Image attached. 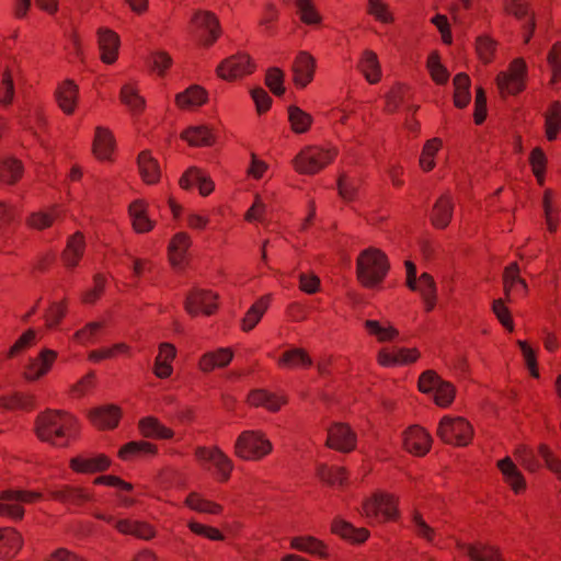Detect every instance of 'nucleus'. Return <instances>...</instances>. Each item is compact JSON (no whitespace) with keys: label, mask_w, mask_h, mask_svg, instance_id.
<instances>
[{"label":"nucleus","mask_w":561,"mask_h":561,"mask_svg":"<svg viewBox=\"0 0 561 561\" xmlns=\"http://www.w3.org/2000/svg\"><path fill=\"white\" fill-rule=\"evenodd\" d=\"M277 366L286 369L309 368L312 366V359L306 350L294 347L282 354Z\"/></svg>","instance_id":"39"},{"label":"nucleus","mask_w":561,"mask_h":561,"mask_svg":"<svg viewBox=\"0 0 561 561\" xmlns=\"http://www.w3.org/2000/svg\"><path fill=\"white\" fill-rule=\"evenodd\" d=\"M365 329L368 334L375 336L378 342H390L399 335V332L396 328L389 324L382 325L377 320H367L365 322Z\"/></svg>","instance_id":"54"},{"label":"nucleus","mask_w":561,"mask_h":561,"mask_svg":"<svg viewBox=\"0 0 561 561\" xmlns=\"http://www.w3.org/2000/svg\"><path fill=\"white\" fill-rule=\"evenodd\" d=\"M138 431L145 438L152 439H171L174 436V431L165 426L156 416H145L138 421Z\"/></svg>","instance_id":"28"},{"label":"nucleus","mask_w":561,"mask_h":561,"mask_svg":"<svg viewBox=\"0 0 561 561\" xmlns=\"http://www.w3.org/2000/svg\"><path fill=\"white\" fill-rule=\"evenodd\" d=\"M496 468L501 472L503 481L515 494L525 492L527 488L526 480L511 457L507 456L503 459H500L496 462Z\"/></svg>","instance_id":"20"},{"label":"nucleus","mask_w":561,"mask_h":561,"mask_svg":"<svg viewBox=\"0 0 561 561\" xmlns=\"http://www.w3.org/2000/svg\"><path fill=\"white\" fill-rule=\"evenodd\" d=\"M60 217V210L58 207H51L46 210H39L32 213L27 219L26 225L30 228L36 230H44L54 225V222Z\"/></svg>","instance_id":"48"},{"label":"nucleus","mask_w":561,"mask_h":561,"mask_svg":"<svg viewBox=\"0 0 561 561\" xmlns=\"http://www.w3.org/2000/svg\"><path fill=\"white\" fill-rule=\"evenodd\" d=\"M48 499L66 505L81 506L92 500V494L84 488L61 485L47 491Z\"/></svg>","instance_id":"16"},{"label":"nucleus","mask_w":561,"mask_h":561,"mask_svg":"<svg viewBox=\"0 0 561 561\" xmlns=\"http://www.w3.org/2000/svg\"><path fill=\"white\" fill-rule=\"evenodd\" d=\"M184 504L197 513L220 515L224 512V506L219 503L205 499L198 492H191L187 494Z\"/></svg>","instance_id":"42"},{"label":"nucleus","mask_w":561,"mask_h":561,"mask_svg":"<svg viewBox=\"0 0 561 561\" xmlns=\"http://www.w3.org/2000/svg\"><path fill=\"white\" fill-rule=\"evenodd\" d=\"M88 416L93 426L100 430H113L119 423L122 411L117 405L107 404L92 409Z\"/></svg>","instance_id":"21"},{"label":"nucleus","mask_w":561,"mask_h":561,"mask_svg":"<svg viewBox=\"0 0 561 561\" xmlns=\"http://www.w3.org/2000/svg\"><path fill=\"white\" fill-rule=\"evenodd\" d=\"M25 510L23 505L15 502V500L0 499V517L8 518L12 522H20L23 519Z\"/></svg>","instance_id":"63"},{"label":"nucleus","mask_w":561,"mask_h":561,"mask_svg":"<svg viewBox=\"0 0 561 561\" xmlns=\"http://www.w3.org/2000/svg\"><path fill=\"white\" fill-rule=\"evenodd\" d=\"M390 262L387 254L375 247L359 252L356 259V276L359 284L368 289L379 286L388 275Z\"/></svg>","instance_id":"2"},{"label":"nucleus","mask_w":561,"mask_h":561,"mask_svg":"<svg viewBox=\"0 0 561 561\" xmlns=\"http://www.w3.org/2000/svg\"><path fill=\"white\" fill-rule=\"evenodd\" d=\"M218 309V295L209 289L196 288L190 291L185 300V310L193 317L211 316Z\"/></svg>","instance_id":"9"},{"label":"nucleus","mask_w":561,"mask_h":561,"mask_svg":"<svg viewBox=\"0 0 561 561\" xmlns=\"http://www.w3.org/2000/svg\"><path fill=\"white\" fill-rule=\"evenodd\" d=\"M527 66L523 58L514 59L506 71H501L496 77V84L501 95H515L522 92L526 85Z\"/></svg>","instance_id":"8"},{"label":"nucleus","mask_w":561,"mask_h":561,"mask_svg":"<svg viewBox=\"0 0 561 561\" xmlns=\"http://www.w3.org/2000/svg\"><path fill=\"white\" fill-rule=\"evenodd\" d=\"M288 121L294 133L305 134L311 127L313 118L300 107L290 105L288 107Z\"/></svg>","instance_id":"53"},{"label":"nucleus","mask_w":561,"mask_h":561,"mask_svg":"<svg viewBox=\"0 0 561 561\" xmlns=\"http://www.w3.org/2000/svg\"><path fill=\"white\" fill-rule=\"evenodd\" d=\"M182 138L194 147H208L215 142V135L207 126H192L182 133Z\"/></svg>","instance_id":"44"},{"label":"nucleus","mask_w":561,"mask_h":561,"mask_svg":"<svg viewBox=\"0 0 561 561\" xmlns=\"http://www.w3.org/2000/svg\"><path fill=\"white\" fill-rule=\"evenodd\" d=\"M23 543V537L15 528H0V559L14 558L22 549Z\"/></svg>","instance_id":"26"},{"label":"nucleus","mask_w":561,"mask_h":561,"mask_svg":"<svg viewBox=\"0 0 561 561\" xmlns=\"http://www.w3.org/2000/svg\"><path fill=\"white\" fill-rule=\"evenodd\" d=\"M461 549L471 561H504L500 549L483 542L463 543Z\"/></svg>","instance_id":"35"},{"label":"nucleus","mask_w":561,"mask_h":561,"mask_svg":"<svg viewBox=\"0 0 561 561\" xmlns=\"http://www.w3.org/2000/svg\"><path fill=\"white\" fill-rule=\"evenodd\" d=\"M503 287L507 301L527 296L528 286L526 280L520 277V270L516 262L511 263L504 268Z\"/></svg>","instance_id":"14"},{"label":"nucleus","mask_w":561,"mask_h":561,"mask_svg":"<svg viewBox=\"0 0 561 561\" xmlns=\"http://www.w3.org/2000/svg\"><path fill=\"white\" fill-rule=\"evenodd\" d=\"M103 322H89L73 334V341L81 345L94 343L102 331Z\"/></svg>","instance_id":"58"},{"label":"nucleus","mask_w":561,"mask_h":561,"mask_svg":"<svg viewBox=\"0 0 561 561\" xmlns=\"http://www.w3.org/2000/svg\"><path fill=\"white\" fill-rule=\"evenodd\" d=\"M115 529L122 535L133 536L146 541L153 539L157 535L153 525L133 518H121L118 522H115Z\"/></svg>","instance_id":"19"},{"label":"nucleus","mask_w":561,"mask_h":561,"mask_svg":"<svg viewBox=\"0 0 561 561\" xmlns=\"http://www.w3.org/2000/svg\"><path fill=\"white\" fill-rule=\"evenodd\" d=\"M0 499L2 500H15L19 504H33L43 499V494L36 491L27 490H2L0 491Z\"/></svg>","instance_id":"55"},{"label":"nucleus","mask_w":561,"mask_h":561,"mask_svg":"<svg viewBox=\"0 0 561 561\" xmlns=\"http://www.w3.org/2000/svg\"><path fill=\"white\" fill-rule=\"evenodd\" d=\"M297 13L305 24H318L321 16L311 0H297Z\"/></svg>","instance_id":"60"},{"label":"nucleus","mask_w":561,"mask_h":561,"mask_svg":"<svg viewBox=\"0 0 561 561\" xmlns=\"http://www.w3.org/2000/svg\"><path fill=\"white\" fill-rule=\"evenodd\" d=\"M158 454V446L148 440H131L124 444L118 450V457L123 461L135 458L154 457Z\"/></svg>","instance_id":"30"},{"label":"nucleus","mask_w":561,"mask_h":561,"mask_svg":"<svg viewBox=\"0 0 561 561\" xmlns=\"http://www.w3.org/2000/svg\"><path fill=\"white\" fill-rule=\"evenodd\" d=\"M78 87L72 80L62 81L56 90V101L61 111L70 115L75 112L78 100Z\"/></svg>","instance_id":"36"},{"label":"nucleus","mask_w":561,"mask_h":561,"mask_svg":"<svg viewBox=\"0 0 561 561\" xmlns=\"http://www.w3.org/2000/svg\"><path fill=\"white\" fill-rule=\"evenodd\" d=\"M454 83V104L458 108L466 107L471 100L470 85L471 81L468 75L457 73L453 80Z\"/></svg>","instance_id":"46"},{"label":"nucleus","mask_w":561,"mask_h":561,"mask_svg":"<svg viewBox=\"0 0 561 561\" xmlns=\"http://www.w3.org/2000/svg\"><path fill=\"white\" fill-rule=\"evenodd\" d=\"M357 436L345 423H335L328 430L327 446L341 451L350 453L356 448Z\"/></svg>","instance_id":"13"},{"label":"nucleus","mask_w":561,"mask_h":561,"mask_svg":"<svg viewBox=\"0 0 561 561\" xmlns=\"http://www.w3.org/2000/svg\"><path fill=\"white\" fill-rule=\"evenodd\" d=\"M67 313V304L66 301L53 302L45 312V324L47 328L51 329L57 327Z\"/></svg>","instance_id":"64"},{"label":"nucleus","mask_w":561,"mask_h":561,"mask_svg":"<svg viewBox=\"0 0 561 561\" xmlns=\"http://www.w3.org/2000/svg\"><path fill=\"white\" fill-rule=\"evenodd\" d=\"M514 457L519 462V465L529 472H536L540 469V457L538 451L536 453L533 448L520 445L517 446L514 450Z\"/></svg>","instance_id":"52"},{"label":"nucleus","mask_w":561,"mask_h":561,"mask_svg":"<svg viewBox=\"0 0 561 561\" xmlns=\"http://www.w3.org/2000/svg\"><path fill=\"white\" fill-rule=\"evenodd\" d=\"M542 207L547 229L554 233L559 227V209L556 205V194L552 190H546L542 197Z\"/></svg>","instance_id":"49"},{"label":"nucleus","mask_w":561,"mask_h":561,"mask_svg":"<svg viewBox=\"0 0 561 561\" xmlns=\"http://www.w3.org/2000/svg\"><path fill=\"white\" fill-rule=\"evenodd\" d=\"M546 137L552 141L557 139L561 130V103L554 101L550 104L545 115Z\"/></svg>","instance_id":"50"},{"label":"nucleus","mask_w":561,"mask_h":561,"mask_svg":"<svg viewBox=\"0 0 561 561\" xmlns=\"http://www.w3.org/2000/svg\"><path fill=\"white\" fill-rule=\"evenodd\" d=\"M316 474L321 482L330 486H342L348 480V472L344 467L320 463L317 466Z\"/></svg>","instance_id":"40"},{"label":"nucleus","mask_w":561,"mask_h":561,"mask_svg":"<svg viewBox=\"0 0 561 561\" xmlns=\"http://www.w3.org/2000/svg\"><path fill=\"white\" fill-rule=\"evenodd\" d=\"M436 434L446 444L465 447L471 443L474 431L465 417L444 416L438 424Z\"/></svg>","instance_id":"6"},{"label":"nucleus","mask_w":561,"mask_h":561,"mask_svg":"<svg viewBox=\"0 0 561 561\" xmlns=\"http://www.w3.org/2000/svg\"><path fill=\"white\" fill-rule=\"evenodd\" d=\"M421 295L424 304V310L431 312L434 310L437 302V286L434 277L424 272L416 280V290Z\"/></svg>","instance_id":"38"},{"label":"nucleus","mask_w":561,"mask_h":561,"mask_svg":"<svg viewBox=\"0 0 561 561\" xmlns=\"http://www.w3.org/2000/svg\"><path fill=\"white\" fill-rule=\"evenodd\" d=\"M111 466V459L105 454L94 456L78 455L69 460V468L81 474L103 472Z\"/></svg>","instance_id":"15"},{"label":"nucleus","mask_w":561,"mask_h":561,"mask_svg":"<svg viewBox=\"0 0 561 561\" xmlns=\"http://www.w3.org/2000/svg\"><path fill=\"white\" fill-rule=\"evenodd\" d=\"M440 147L442 140L438 138H433L426 141L420 157V165L423 172L432 171L434 168V157Z\"/></svg>","instance_id":"57"},{"label":"nucleus","mask_w":561,"mask_h":561,"mask_svg":"<svg viewBox=\"0 0 561 561\" xmlns=\"http://www.w3.org/2000/svg\"><path fill=\"white\" fill-rule=\"evenodd\" d=\"M206 100L207 92L199 85H192L175 96V103L182 110H192L201 106Z\"/></svg>","instance_id":"43"},{"label":"nucleus","mask_w":561,"mask_h":561,"mask_svg":"<svg viewBox=\"0 0 561 561\" xmlns=\"http://www.w3.org/2000/svg\"><path fill=\"white\" fill-rule=\"evenodd\" d=\"M289 546L294 550L319 559H327L329 557L328 545L323 540L311 535L295 536L290 539Z\"/></svg>","instance_id":"22"},{"label":"nucleus","mask_w":561,"mask_h":561,"mask_svg":"<svg viewBox=\"0 0 561 561\" xmlns=\"http://www.w3.org/2000/svg\"><path fill=\"white\" fill-rule=\"evenodd\" d=\"M248 403L254 408H264L268 412H278L285 404L287 398L283 393L271 392L266 389H254L249 392Z\"/></svg>","instance_id":"18"},{"label":"nucleus","mask_w":561,"mask_h":561,"mask_svg":"<svg viewBox=\"0 0 561 561\" xmlns=\"http://www.w3.org/2000/svg\"><path fill=\"white\" fill-rule=\"evenodd\" d=\"M367 12L377 21L385 24L393 22L394 19L388 3H386L383 0H367Z\"/></svg>","instance_id":"61"},{"label":"nucleus","mask_w":561,"mask_h":561,"mask_svg":"<svg viewBox=\"0 0 561 561\" xmlns=\"http://www.w3.org/2000/svg\"><path fill=\"white\" fill-rule=\"evenodd\" d=\"M0 408L5 410L32 411L36 408V400L33 394L15 392L0 397Z\"/></svg>","instance_id":"45"},{"label":"nucleus","mask_w":561,"mask_h":561,"mask_svg":"<svg viewBox=\"0 0 561 561\" xmlns=\"http://www.w3.org/2000/svg\"><path fill=\"white\" fill-rule=\"evenodd\" d=\"M176 357V348L173 344L163 342L158 347L154 358L153 374L157 378L167 379L173 373L172 363Z\"/></svg>","instance_id":"24"},{"label":"nucleus","mask_w":561,"mask_h":561,"mask_svg":"<svg viewBox=\"0 0 561 561\" xmlns=\"http://www.w3.org/2000/svg\"><path fill=\"white\" fill-rule=\"evenodd\" d=\"M402 436L403 448L414 456H425L432 447L431 434L420 425L409 426Z\"/></svg>","instance_id":"12"},{"label":"nucleus","mask_w":561,"mask_h":561,"mask_svg":"<svg viewBox=\"0 0 561 561\" xmlns=\"http://www.w3.org/2000/svg\"><path fill=\"white\" fill-rule=\"evenodd\" d=\"M335 147L309 146L302 149L295 159V168L299 173L314 174L322 171L336 157Z\"/></svg>","instance_id":"7"},{"label":"nucleus","mask_w":561,"mask_h":561,"mask_svg":"<svg viewBox=\"0 0 561 561\" xmlns=\"http://www.w3.org/2000/svg\"><path fill=\"white\" fill-rule=\"evenodd\" d=\"M85 248V238L82 232L77 231L68 237L60 256L62 265L67 270L76 268L84 255Z\"/></svg>","instance_id":"17"},{"label":"nucleus","mask_w":561,"mask_h":561,"mask_svg":"<svg viewBox=\"0 0 561 561\" xmlns=\"http://www.w3.org/2000/svg\"><path fill=\"white\" fill-rule=\"evenodd\" d=\"M191 237L186 232L175 233L168 247L169 261L172 266L182 268L186 261V252L191 247Z\"/></svg>","instance_id":"29"},{"label":"nucleus","mask_w":561,"mask_h":561,"mask_svg":"<svg viewBox=\"0 0 561 561\" xmlns=\"http://www.w3.org/2000/svg\"><path fill=\"white\" fill-rule=\"evenodd\" d=\"M194 457L201 467L210 470L219 483H227L232 476L234 463L232 459L218 446H198Z\"/></svg>","instance_id":"4"},{"label":"nucleus","mask_w":561,"mask_h":561,"mask_svg":"<svg viewBox=\"0 0 561 561\" xmlns=\"http://www.w3.org/2000/svg\"><path fill=\"white\" fill-rule=\"evenodd\" d=\"M331 533L352 543H363L369 538V531L366 528H356L341 518L333 519Z\"/></svg>","instance_id":"32"},{"label":"nucleus","mask_w":561,"mask_h":561,"mask_svg":"<svg viewBox=\"0 0 561 561\" xmlns=\"http://www.w3.org/2000/svg\"><path fill=\"white\" fill-rule=\"evenodd\" d=\"M98 35L102 61L105 64L115 62L119 47L118 35L108 28H100Z\"/></svg>","instance_id":"34"},{"label":"nucleus","mask_w":561,"mask_h":561,"mask_svg":"<svg viewBox=\"0 0 561 561\" xmlns=\"http://www.w3.org/2000/svg\"><path fill=\"white\" fill-rule=\"evenodd\" d=\"M115 150L112 131L105 127H96L93 140V153L99 160H110Z\"/></svg>","instance_id":"37"},{"label":"nucleus","mask_w":561,"mask_h":561,"mask_svg":"<svg viewBox=\"0 0 561 561\" xmlns=\"http://www.w3.org/2000/svg\"><path fill=\"white\" fill-rule=\"evenodd\" d=\"M34 432L41 442L65 448L78 439L80 427L71 413L47 409L36 416Z\"/></svg>","instance_id":"1"},{"label":"nucleus","mask_w":561,"mask_h":561,"mask_svg":"<svg viewBox=\"0 0 561 561\" xmlns=\"http://www.w3.org/2000/svg\"><path fill=\"white\" fill-rule=\"evenodd\" d=\"M454 213V202L449 194H443L434 204L431 213V222L437 229H445Z\"/></svg>","instance_id":"33"},{"label":"nucleus","mask_w":561,"mask_h":561,"mask_svg":"<svg viewBox=\"0 0 561 561\" xmlns=\"http://www.w3.org/2000/svg\"><path fill=\"white\" fill-rule=\"evenodd\" d=\"M426 67L431 75V78L437 84H445L448 81L449 73L447 69L442 65L440 57L437 51H433L430 54Z\"/></svg>","instance_id":"56"},{"label":"nucleus","mask_w":561,"mask_h":561,"mask_svg":"<svg viewBox=\"0 0 561 561\" xmlns=\"http://www.w3.org/2000/svg\"><path fill=\"white\" fill-rule=\"evenodd\" d=\"M360 72L369 83H376L381 76L377 55L371 50H365L358 64Z\"/></svg>","instance_id":"47"},{"label":"nucleus","mask_w":561,"mask_h":561,"mask_svg":"<svg viewBox=\"0 0 561 561\" xmlns=\"http://www.w3.org/2000/svg\"><path fill=\"white\" fill-rule=\"evenodd\" d=\"M57 353L53 350H43L37 357L32 359L25 367L24 377L30 381H35L45 376L54 365Z\"/></svg>","instance_id":"25"},{"label":"nucleus","mask_w":561,"mask_h":561,"mask_svg":"<svg viewBox=\"0 0 561 561\" xmlns=\"http://www.w3.org/2000/svg\"><path fill=\"white\" fill-rule=\"evenodd\" d=\"M255 65L247 54H236L222 60L217 73L225 80H234L253 72Z\"/></svg>","instance_id":"11"},{"label":"nucleus","mask_w":561,"mask_h":561,"mask_svg":"<svg viewBox=\"0 0 561 561\" xmlns=\"http://www.w3.org/2000/svg\"><path fill=\"white\" fill-rule=\"evenodd\" d=\"M273 451V444L263 431H242L234 444L233 454L243 461H261Z\"/></svg>","instance_id":"3"},{"label":"nucleus","mask_w":561,"mask_h":561,"mask_svg":"<svg viewBox=\"0 0 561 561\" xmlns=\"http://www.w3.org/2000/svg\"><path fill=\"white\" fill-rule=\"evenodd\" d=\"M456 389L454 385L449 381H444L437 386V388L434 391V402L442 408L449 407L455 399Z\"/></svg>","instance_id":"62"},{"label":"nucleus","mask_w":561,"mask_h":561,"mask_svg":"<svg viewBox=\"0 0 561 561\" xmlns=\"http://www.w3.org/2000/svg\"><path fill=\"white\" fill-rule=\"evenodd\" d=\"M271 297L268 295L260 297L245 312L241 329L244 332H250L261 321L262 317L268 309Z\"/></svg>","instance_id":"41"},{"label":"nucleus","mask_w":561,"mask_h":561,"mask_svg":"<svg viewBox=\"0 0 561 561\" xmlns=\"http://www.w3.org/2000/svg\"><path fill=\"white\" fill-rule=\"evenodd\" d=\"M362 512L373 524L396 520L399 516L398 497L387 492H375L364 501Z\"/></svg>","instance_id":"5"},{"label":"nucleus","mask_w":561,"mask_h":561,"mask_svg":"<svg viewBox=\"0 0 561 561\" xmlns=\"http://www.w3.org/2000/svg\"><path fill=\"white\" fill-rule=\"evenodd\" d=\"M233 358V352L230 347H220L203 354L198 360V368L203 373H210L216 368L228 366Z\"/></svg>","instance_id":"27"},{"label":"nucleus","mask_w":561,"mask_h":561,"mask_svg":"<svg viewBox=\"0 0 561 561\" xmlns=\"http://www.w3.org/2000/svg\"><path fill=\"white\" fill-rule=\"evenodd\" d=\"M538 455L543 460L546 468L561 480V458L546 444L538 446Z\"/></svg>","instance_id":"59"},{"label":"nucleus","mask_w":561,"mask_h":561,"mask_svg":"<svg viewBox=\"0 0 561 561\" xmlns=\"http://www.w3.org/2000/svg\"><path fill=\"white\" fill-rule=\"evenodd\" d=\"M316 61L311 55L300 51L293 64L294 82L299 88L307 87L313 79Z\"/></svg>","instance_id":"23"},{"label":"nucleus","mask_w":561,"mask_h":561,"mask_svg":"<svg viewBox=\"0 0 561 561\" xmlns=\"http://www.w3.org/2000/svg\"><path fill=\"white\" fill-rule=\"evenodd\" d=\"M147 208L148 205L144 199H136L128 207L131 226L137 233H147L154 227V222L148 216Z\"/></svg>","instance_id":"31"},{"label":"nucleus","mask_w":561,"mask_h":561,"mask_svg":"<svg viewBox=\"0 0 561 561\" xmlns=\"http://www.w3.org/2000/svg\"><path fill=\"white\" fill-rule=\"evenodd\" d=\"M192 23L199 31L197 38L203 46H211L221 34L219 21L210 11H197L192 18Z\"/></svg>","instance_id":"10"},{"label":"nucleus","mask_w":561,"mask_h":561,"mask_svg":"<svg viewBox=\"0 0 561 561\" xmlns=\"http://www.w3.org/2000/svg\"><path fill=\"white\" fill-rule=\"evenodd\" d=\"M119 98L122 103L135 114L141 113L145 108V99L139 94L134 83L124 84L121 89Z\"/></svg>","instance_id":"51"}]
</instances>
